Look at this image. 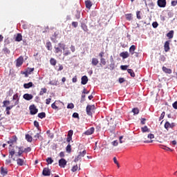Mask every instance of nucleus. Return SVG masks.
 <instances>
[{
    "mask_svg": "<svg viewBox=\"0 0 177 177\" xmlns=\"http://www.w3.org/2000/svg\"><path fill=\"white\" fill-rule=\"evenodd\" d=\"M55 53H57L59 56H62L63 50H66V44L59 43L55 46Z\"/></svg>",
    "mask_w": 177,
    "mask_h": 177,
    "instance_id": "nucleus-1",
    "label": "nucleus"
},
{
    "mask_svg": "<svg viewBox=\"0 0 177 177\" xmlns=\"http://www.w3.org/2000/svg\"><path fill=\"white\" fill-rule=\"evenodd\" d=\"M95 110V105H88L86 108V114L92 115V112Z\"/></svg>",
    "mask_w": 177,
    "mask_h": 177,
    "instance_id": "nucleus-2",
    "label": "nucleus"
},
{
    "mask_svg": "<svg viewBox=\"0 0 177 177\" xmlns=\"http://www.w3.org/2000/svg\"><path fill=\"white\" fill-rule=\"evenodd\" d=\"M29 109L32 115H35L38 113V109L35 107V105H31Z\"/></svg>",
    "mask_w": 177,
    "mask_h": 177,
    "instance_id": "nucleus-3",
    "label": "nucleus"
},
{
    "mask_svg": "<svg viewBox=\"0 0 177 177\" xmlns=\"http://www.w3.org/2000/svg\"><path fill=\"white\" fill-rule=\"evenodd\" d=\"M58 162L61 168H64L66 165H67V160H66L64 158L60 159Z\"/></svg>",
    "mask_w": 177,
    "mask_h": 177,
    "instance_id": "nucleus-4",
    "label": "nucleus"
},
{
    "mask_svg": "<svg viewBox=\"0 0 177 177\" xmlns=\"http://www.w3.org/2000/svg\"><path fill=\"white\" fill-rule=\"evenodd\" d=\"M167 6V0H158V6L159 8H165Z\"/></svg>",
    "mask_w": 177,
    "mask_h": 177,
    "instance_id": "nucleus-5",
    "label": "nucleus"
},
{
    "mask_svg": "<svg viewBox=\"0 0 177 177\" xmlns=\"http://www.w3.org/2000/svg\"><path fill=\"white\" fill-rule=\"evenodd\" d=\"M23 62H24V58H23L22 56H20L17 59V67H20L21 64H23Z\"/></svg>",
    "mask_w": 177,
    "mask_h": 177,
    "instance_id": "nucleus-6",
    "label": "nucleus"
},
{
    "mask_svg": "<svg viewBox=\"0 0 177 177\" xmlns=\"http://www.w3.org/2000/svg\"><path fill=\"white\" fill-rule=\"evenodd\" d=\"M16 154V151H15V149H12L9 151V158H12L14 161H16V157L13 158V156Z\"/></svg>",
    "mask_w": 177,
    "mask_h": 177,
    "instance_id": "nucleus-7",
    "label": "nucleus"
},
{
    "mask_svg": "<svg viewBox=\"0 0 177 177\" xmlns=\"http://www.w3.org/2000/svg\"><path fill=\"white\" fill-rule=\"evenodd\" d=\"M43 175H44V176H50V170H49L48 168H44L43 169Z\"/></svg>",
    "mask_w": 177,
    "mask_h": 177,
    "instance_id": "nucleus-8",
    "label": "nucleus"
},
{
    "mask_svg": "<svg viewBox=\"0 0 177 177\" xmlns=\"http://www.w3.org/2000/svg\"><path fill=\"white\" fill-rule=\"evenodd\" d=\"M81 84L82 85H86L88 84V77L86 75L82 77Z\"/></svg>",
    "mask_w": 177,
    "mask_h": 177,
    "instance_id": "nucleus-9",
    "label": "nucleus"
},
{
    "mask_svg": "<svg viewBox=\"0 0 177 177\" xmlns=\"http://www.w3.org/2000/svg\"><path fill=\"white\" fill-rule=\"evenodd\" d=\"M95 132V128L91 127L89 129H88L86 131L84 132V135H92Z\"/></svg>",
    "mask_w": 177,
    "mask_h": 177,
    "instance_id": "nucleus-10",
    "label": "nucleus"
},
{
    "mask_svg": "<svg viewBox=\"0 0 177 177\" xmlns=\"http://www.w3.org/2000/svg\"><path fill=\"white\" fill-rule=\"evenodd\" d=\"M23 97H24V99H25V100H31V99H32L33 96L31 94L26 93V94L24 95Z\"/></svg>",
    "mask_w": 177,
    "mask_h": 177,
    "instance_id": "nucleus-11",
    "label": "nucleus"
},
{
    "mask_svg": "<svg viewBox=\"0 0 177 177\" xmlns=\"http://www.w3.org/2000/svg\"><path fill=\"white\" fill-rule=\"evenodd\" d=\"M120 56L121 57H122V59H127L128 57H129V54L128 53V52H122L120 54Z\"/></svg>",
    "mask_w": 177,
    "mask_h": 177,
    "instance_id": "nucleus-12",
    "label": "nucleus"
},
{
    "mask_svg": "<svg viewBox=\"0 0 177 177\" xmlns=\"http://www.w3.org/2000/svg\"><path fill=\"white\" fill-rule=\"evenodd\" d=\"M164 49H165V52H169L170 48H169V41H167L165 43L164 45Z\"/></svg>",
    "mask_w": 177,
    "mask_h": 177,
    "instance_id": "nucleus-13",
    "label": "nucleus"
},
{
    "mask_svg": "<svg viewBox=\"0 0 177 177\" xmlns=\"http://www.w3.org/2000/svg\"><path fill=\"white\" fill-rule=\"evenodd\" d=\"M162 71H164V73H165L166 74H172V70L167 68L165 66L162 67Z\"/></svg>",
    "mask_w": 177,
    "mask_h": 177,
    "instance_id": "nucleus-14",
    "label": "nucleus"
},
{
    "mask_svg": "<svg viewBox=\"0 0 177 177\" xmlns=\"http://www.w3.org/2000/svg\"><path fill=\"white\" fill-rule=\"evenodd\" d=\"M17 165H19L20 167H22V165H24V160L21 158H18L16 160Z\"/></svg>",
    "mask_w": 177,
    "mask_h": 177,
    "instance_id": "nucleus-15",
    "label": "nucleus"
},
{
    "mask_svg": "<svg viewBox=\"0 0 177 177\" xmlns=\"http://www.w3.org/2000/svg\"><path fill=\"white\" fill-rule=\"evenodd\" d=\"M32 82H28V83H26L24 84V88H25V89H30V88L32 87Z\"/></svg>",
    "mask_w": 177,
    "mask_h": 177,
    "instance_id": "nucleus-16",
    "label": "nucleus"
},
{
    "mask_svg": "<svg viewBox=\"0 0 177 177\" xmlns=\"http://www.w3.org/2000/svg\"><path fill=\"white\" fill-rule=\"evenodd\" d=\"M165 129H167V131H168L169 128H174V124H171V123H169V122H166L165 124Z\"/></svg>",
    "mask_w": 177,
    "mask_h": 177,
    "instance_id": "nucleus-17",
    "label": "nucleus"
},
{
    "mask_svg": "<svg viewBox=\"0 0 177 177\" xmlns=\"http://www.w3.org/2000/svg\"><path fill=\"white\" fill-rule=\"evenodd\" d=\"M159 147H160L161 149H163V150H166V151H172V149H171V148L163 145H159Z\"/></svg>",
    "mask_w": 177,
    "mask_h": 177,
    "instance_id": "nucleus-18",
    "label": "nucleus"
},
{
    "mask_svg": "<svg viewBox=\"0 0 177 177\" xmlns=\"http://www.w3.org/2000/svg\"><path fill=\"white\" fill-rule=\"evenodd\" d=\"M91 64L93 66H96L97 64H99V59H97V58H92Z\"/></svg>",
    "mask_w": 177,
    "mask_h": 177,
    "instance_id": "nucleus-19",
    "label": "nucleus"
},
{
    "mask_svg": "<svg viewBox=\"0 0 177 177\" xmlns=\"http://www.w3.org/2000/svg\"><path fill=\"white\" fill-rule=\"evenodd\" d=\"M18 157H21V154L24 153V149H23V147H18Z\"/></svg>",
    "mask_w": 177,
    "mask_h": 177,
    "instance_id": "nucleus-20",
    "label": "nucleus"
},
{
    "mask_svg": "<svg viewBox=\"0 0 177 177\" xmlns=\"http://www.w3.org/2000/svg\"><path fill=\"white\" fill-rule=\"evenodd\" d=\"M85 21H86V19H84V22H82L81 27H82V30H84V31H88V27L85 24Z\"/></svg>",
    "mask_w": 177,
    "mask_h": 177,
    "instance_id": "nucleus-21",
    "label": "nucleus"
},
{
    "mask_svg": "<svg viewBox=\"0 0 177 177\" xmlns=\"http://www.w3.org/2000/svg\"><path fill=\"white\" fill-rule=\"evenodd\" d=\"M136 49V46L135 45H132L130 48H129V53L131 55H134L135 54V50Z\"/></svg>",
    "mask_w": 177,
    "mask_h": 177,
    "instance_id": "nucleus-22",
    "label": "nucleus"
},
{
    "mask_svg": "<svg viewBox=\"0 0 177 177\" xmlns=\"http://www.w3.org/2000/svg\"><path fill=\"white\" fill-rule=\"evenodd\" d=\"M22 39H23V36L21 35V34L18 33L15 38V41L17 42H20V41H21Z\"/></svg>",
    "mask_w": 177,
    "mask_h": 177,
    "instance_id": "nucleus-23",
    "label": "nucleus"
},
{
    "mask_svg": "<svg viewBox=\"0 0 177 177\" xmlns=\"http://www.w3.org/2000/svg\"><path fill=\"white\" fill-rule=\"evenodd\" d=\"M167 37L171 39V38H174V30H170L167 34Z\"/></svg>",
    "mask_w": 177,
    "mask_h": 177,
    "instance_id": "nucleus-24",
    "label": "nucleus"
},
{
    "mask_svg": "<svg viewBox=\"0 0 177 177\" xmlns=\"http://www.w3.org/2000/svg\"><path fill=\"white\" fill-rule=\"evenodd\" d=\"M85 3L86 8H87V9H90V8H92V2H91V1H86Z\"/></svg>",
    "mask_w": 177,
    "mask_h": 177,
    "instance_id": "nucleus-25",
    "label": "nucleus"
},
{
    "mask_svg": "<svg viewBox=\"0 0 177 177\" xmlns=\"http://www.w3.org/2000/svg\"><path fill=\"white\" fill-rule=\"evenodd\" d=\"M141 131L143 132V133H145V132H150V129H149L147 126H145L144 127L141 128Z\"/></svg>",
    "mask_w": 177,
    "mask_h": 177,
    "instance_id": "nucleus-26",
    "label": "nucleus"
},
{
    "mask_svg": "<svg viewBox=\"0 0 177 177\" xmlns=\"http://www.w3.org/2000/svg\"><path fill=\"white\" fill-rule=\"evenodd\" d=\"M38 117L39 118H45L46 117V113H45L44 112H41V113H38Z\"/></svg>",
    "mask_w": 177,
    "mask_h": 177,
    "instance_id": "nucleus-27",
    "label": "nucleus"
},
{
    "mask_svg": "<svg viewBox=\"0 0 177 177\" xmlns=\"http://www.w3.org/2000/svg\"><path fill=\"white\" fill-rule=\"evenodd\" d=\"M56 63H57V61H56V59H55L54 58H51L50 59V64H51V66H56Z\"/></svg>",
    "mask_w": 177,
    "mask_h": 177,
    "instance_id": "nucleus-28",
    "label": "nucleus"
},
{
    "mask_svg": "<svg viewBox=\"0 0 177 177\" xmlns=\"http://www.w3.org/2000/svg\"><path fill=\"white\" fill-rule=\"evenodd\" d=\"M1 175H6L8 174V169H6L3 167H1Z\"/></svg>",
    "mask_w": 177,
    "mask_h": 177,
    "instance_id": "nucleus-29",
    "label": "nucleus"
},
{
    "mask_svg": "<svg viewBox=\"0 0 177 177\" xmlns=\"http://www.w3.org/2000/svg\"><path fill=\"white\" fill-rule=\"evenodd\" d=\"M26 139L28 142H32V137L28 134L26 135Z\"/></svg>",
    "mask_w": 177,
    "mask_h": 177,
    "instance_id": "nucleus-30",
    "label": "nucleus"
},
{
    "mask_svg": "<svg viewBox=\"0 0 177 177\" xmlns=\"http://www.w3.org/2000/svg\"><path fill=\"white\" fill-rule=\"evenodd\" d=\"M127 73H129V74H130L131 77H135V72H133V70L128 69Z\"/></svg>",
    "mask_w": 177,
    "mask_h": 177,
    "instance_id": "nucleus-31",
    "label": "nucleus"
},
{
    "mask_svg": "<svg viewBox=\"0 0 177 177\" xmlns=\"http://www.w3.org/2000/svg\"><path fill=\"white\" fill-rule=\"evenodd\" d=\"M79 156H81L82 158V157H85V154H86V150H84L82 151H80L78 153Z\"/></svg>",
    "mask_w": 177,
    "mask_h": 177,
    "instance_id": "nucleus-32",
    "label": "nucleus"
},
{
    "mask_svg": "<svg viewBox=\"0 0 177 177\" xmlns=\"http://www.w3.org/2000/svg\"><path fill=\"white\" fill-rule=\"evenodd\" d=\"M136 17L138 19V20H140L142 19V13L140 11H137L136 12Z\"/></svg>",
    "mask_w": 177,
    "mask_h": 177,
    "instance_id": "nucleus-33",
    "label": "nucleus"
},
{
    "mask_svg": "<svg viewBox=\"0 0 177 177\" xmlns=\"http://www.w3.org/2000/svg\"><path fill=\"white\" fill-rule=\"evenodd\" d=\"M46 48H47L48 50H52V44L50 42H47Z\"/></svg>",
    "mask_w": 177,
    "mask_h": 177,
    "instance_id": "nucleus-34",
    "label": "nucleus"
},
{
    "mask_svg": "<svg viewBox=\"0 0 177 177\" xmlns=\"http://www.w3.org/2000/svg\"><path fill=\"white\" fill-rule=\"evenodd\" d=\"M46 91H47V90H46V88H41L39 95H40L41 96L44 95V93H46Z\"/></svg>",
    "mask_w": 177,
    "mask_h": 177,
    "instance_id": "nucleus-35",
    "label": "nucleus"
},
{
    "mask_svg": "<svg viewBox=\"0 0 177 177\" xmlns=\"http://www.w3.org/2000/svg\"><path fill=\"white\" fill-rule=\"evenodd\" d=\"M34 71V68H28L26 70V74H31Z\"/></svg>",
    "mask_w": 177,
    "mask_h": 177,
    "instance_id": "nucleus-36",
    "label": "nucleus"
},
{
    "mask_svg": "<svg viewBox=\"0 0 177 177\" xmlns=\"http://www.w3.org/2000/svg\"><path fill=\"white\" fill-rule=\"evenodd\" d=\"M132 113H133L134 115L139 114V109L138 108H134L132 109Z\"/></svg>",
    "mask_w": 177,
    "mask_h": 177,
    "instance_id": "nucleus-37",
    "label": "nucleus"
},
{
    "mask_svg": "<svg viewBox=\"0 0 177 177\" xmlns=\"http://www.w3.org/2000/svg\"><path fill=\"white\" fill-rule=\"evenodd\" d=\"M66 150L67 153H71V145L70 144L67 145Z\"/></svg>",
    "mask_w": 177,
    "mask_h": 177,
    "instance_id": "nucleus-38",
    "label": "nucleus"
},
{
    "mask_svg": "<svg viewBox=\"0 0 177 177\" xmlns=\"http://www.w3.org/2000/svg\"><path fill=\"white\" fill-rule=\"evenodd\" d=\"M64 56H68V55H71V53L68 50H64Z\"/></svg>",
    "mask_w": 177,
    "mask_h": 177,
    "instance_id": "nucleus-39",
    "label": "nucleus"
},
{
    "mask_svg": "<svg viewBox=\"0 0 177 177\" xmlns=\"http://www.w3.org/2000/svg\"><path fill=\"white\" fill-rule=\"evenodd\" d=\"M126 18L129 21L132 20V14H127V15H126Z\"/></svg>",
    "mask_w": 177,
    "mask_h": 177,
    "instance_id": "nucleus-40",
    "label": "nucleus"
},
{
    "mask_svg": "<svg viewBox=\"0 0 177 177\" xmlns=\"http://www.w3.org/2000/svg\"><path fill=\"white\" fill-rule=\"evenodd\" d=\"M81 158H82L79 154L78 156H77L75 158V162H77V161H80V160H81Z\"/></svg>",
    "mask_w": 177,
    "mask_h": 177,
    "instance_id": "nucleus-41",
    "label": "nucleus"
},
{
    "mask_svg": "<svg viewBox=\"0 0 177 177\" xmlns=\"http://www.w3.org/2000/svg\"><path fill=\"white\" fill-rule=\"evenodd\" d=\"M109 67H110L111 70H114V68H115V65L114 62H111Z\"/></svg>",
    "mask_w": 177,
    "mask_h": 177,
    "instance_id": "nucleus-42",
    "label": "nucleus"
},
{
    "mask_svg": "<svg viewBox=\"0 0 177 177\" xmlns=\"http://www.w3.org/2000/svg\"><path fill=\"white\" fill-rule=\"evenodd\" d=\"M49 85H55L57 86V81L55 80V81H50L49 82Z\"/></svg>",
    "mask_w": 177,
    "mask_h": 177,
    "instance_id": "nucleus-43",
    "label": "nucleus"
},
{
    "mask_svg": "<svg viewBox=\"0 0 177 177\" xmlns=\"http://www.w3.org/2000/svg\"><path fill=\"white\" fill-rule=\"evenodd\" d=\"M77 169H78V165H76L72 167L71 171L72 172H75V171H77Z\"/></svg>",
    "mask_w": 177,
    "mask_h": 177,
    "instance_id": "nucleus-44",
    "label": "nucleus"
},
{
    "mask_svg": "<svg viewBox=\"0 0 177 177\" xmlns=\"http://www.w3.org/2000/svg\"><path fill=\"white\" fill-rule=\"evenodd\" d=\"M100 63H101V64H103V66H106V59L101 58L100 59Z\"/></svg>",
    "mask_w": 177,
    "mask_h": 177,
    "instance_id": "nucleus-45",
    "label": "nucleus"
},
{
    "mask_svg": "<svg viewBox=\"0 0 177 177\" xmlns=\"http://www.w3.org/2000/svg\"><path fill=\"white\" fill-rule=\"evenodd\" d=\"M165 117V113L163 111L162 113H161V115H160V118H159V121H161V120H163V118Z\"/></svg>",
    "mask_w": 177,
    "mask_h": 177,
    "instance_id": "nucleus-46",
    "label": "nucleus"
},
{
    "mask_svg": "<svg viewBox=\"0 0 177 177\" xmlns=\"http://www.w3.org/2000/svg\"><path fill=\"white\" fill-rule=\"evenodd\" d=\"M73 118H78V120H80V115L78 114V113H73Z\"/></svg>",
    "mask_w": 177,
    "mask_h": 177,
    "instance_id": "nucleus-47",
    "label": "nucleus"
},
{
    "mask_svg": "<svg viewBox=\"0 0 177 177\" xmlns=\"http://www.w3.org/2000/svg\"><path fill=\"white\" fill-rule=\"evenodd\" d=\"M46 162H48V164H52L53 162V160L52 159V158H48L46 159Z\"/></svg>",
    "mask_w": 177,
    "mask_h": 177,
    "instance_id": "nucleus-48",
    "label": "nucleus"
},
{
    "mask_svg": "<svg viewBox=\"0 0 177 177\" xmlns=\"http://www.w3.org/2000/svg\"><path fill=\"white\" fill-rule=\"evenodd\" d=\"M24 153H30V151H31V148L30 147L25 148L24 149Z\"/></svg>",
    "mask_w": 177,
    "mask_h": 177,
    "instance_id": "nucleus-49",
    "label": "nucleus"
},
{
    "mask_svg": "<svg viewBox=\"0 0 177 177\" xmlns=\"http://www.w3.org/2000/svg\"><path fill=\"white\" fill-rule=\"evenodd\" d=\"M152 26L153 28H157L158 27V23H157V21L153 22Z\"/></svg>",
    "mask_w": 177,
    "mask_h": 177,
    "instance_id": "nucleus-50",
    "label": "nucleus"
},
{
    "mask_svg": "<svg viewBox=\"0 0 177 177\" xmlns=\"http://www.w3.org/2000/svg\"><path fill=\"white\" fill-rule=\"evenodd\" d=\"M73 130H70L68 133V137L69 138H73Z\"/></svg>",
    "mask_w": 177,
    "mask_h": 177,
    "instance_id": "nucleus-51",
    "label": "nucleus"
},
{
    "mask_svg": "<svg viewBox=\"0 0 177 177\" xmlns=\"http://www.w3.org/2000/svg\"><path fill=\"white\" fill-rule=\"evenodd\" d=\"M73 27H75V28H77L78 27V22L73 21L72 22Z\"/></svg>",
    "mask_w": 177,
    "mask_h": 177,
    "instance_id": "nucleus-52",
    "label": "nucleus"
},
{
    "mask_svg": "<svg viewBox=\"0 0 177 177\" xmlns=\"http://www.w3.org/2000/svg\"><path fill=\"white\" fill-rule=\"evenodd\" d=\"M120 68H121V70L125 71V70H127L128 68V66H127V65H122L120 66Z\"/></svg>",
    "mask_w": 177,
    "mask_h": 177,
    "instance_id": "nucleus-53",
    "label": "nucleus"
},
{
    "mask_svg": "<svg viewBox=\"0 0 177 177\" xmlns=\"http://www.w3.org/2000/svg\"><path fill=\"white\" fill-rule=\"evenodd\" d=\"M148 139H154V134L150 133L147 136Z\"/></svg>",
    "mask_w": 177,
    "mask_h": 177,
    "instance_id": "nucleus-54",
    "label": "nucleus"
},
{
    "mask_svg": "<svg viewBox=\"0 0 177 177\" xmlns=\"http://www.w3.org/2000/svg\"><path fill=\"white\" fill-rule=\"evenodd\" d=\"M58 66H59V68L57 69V71H62V70H63V68H64V67L62 66V65L59 64L58 65Z\"/></svg>",
    "mask_w": 177,
    "mask_h": 177,
    "instance_id": "nucleus-55",
    "label": "nucleus"
},
{
    "mask_svg": "<svg viewBox=\"0 0 177 177\" xmlns=\"http://www.w3.org/2000/svg\"><path fill=\"white\" fill-rule=\"evenodd\" d=\"M3 107H6V105L9 104V103H10V102L8 100H6V101H3Z\"/></svg>",
    "mask_w": 177,
    "mask_h": 177,
    "instance_id": "nucleus-56",
    "label": "nucleus"
},
{
    "mask_svg": "<svg viewBox=\"0 0 177 177\" xmlns=\"http://www.w3.org/2000/svg\"><path fill=\"white\" fill-rule=\"evenodd\" d=\"M53 42H56V33H54V36L51 37Z\"/></svg>",
    "mask_w": 177,
    "mask_h": 177,
    "instance_id": "nucleus-57",
    "label": "nucleus"
},
{
    "mask_svg": "<svg viewBox=\"0 0 177 177\" xmlns=\"http://www.w3.org/2000/svg\"><path fill=\"white\" fill-rule=\"evenodd\" d=\"M73 107H74V104L73 103L68 104L67 106V109H73Z\"/></svg>",
    "mask_w": 177,
    "mask_h": 177,
    "instance_id": "nucleus-58",
    "label": "nucleus"
},
{
    "mask_svg": "<svg viewBox=\"0 0 177 177\" xmlns=\"http://www.w3.org/2000/svg\"><path fill=\"white\" fill-rule=\"evenodd\" d=\"M84 102H85V95H82L80 103H84Z\"/></svg>",
    "mask_w": 177,
    "mask_h": 177,
    "instance_id": "nucleus-59",
    "label": "nucleus"
},
{
    "mask_svg": "<svg viewBox=\"0 0 177 177\" xmlns=\"http://www.w3.org/2000/svg\"><path fill=\"white\" fill-rule=\"evenodd\" d=\"M13 100H19V95L17 94H15L13 95Z\"/></svg>",
    "mask_w": 177,
    "mask_h": 177,
    "instance_id": "nucleus-60",
    "label": "nucleus"
},
{
    "mask_svg": "<svg viewBox=\"0 0 177 177\" xmlns=\"http://www.w3.org/2000/svg\"><path fill=\"white\" fill-rule=\"evenodd\" d=\"M51 107H52V109H54L55 110L58 109L57 106H56V104H55V102L52 104Z\"/></svg>",
    "mask_w": 177,
    "mask_h": 177,
    "instance_id": "nucleus-61",
    "label": "nucleus"
},
{
    "mask_svg": "<svg viewBox=\"0 0 177 177\" xmlns=\"http://www.w3.org/2000/svg\"><path fill=\"white\" fill-rule=\"evenodd\" d=\"M112 145H113V146H118V141L115 140V141L112 142Z\"/></svg>",
    "mask_w": 177,
    "mask_h": 177,
    "instance_id": "nucleus-62",
    "label": "nucleus"
},
{
    "mask_svg": "<svg viewBox=\"0 0 177 177\" xmlns=\"http://www.w3.org/2000/svg\"><path fill=\"white\" fill-rule=\"evenodd\" d=\"M8 94V96H12V95H13V90L10 89Z\"/></svg>",
    "mask_w": 177,
    "mask_h": 177,
    "instance_id": "nucleus-63",
    "label": "nucleus"
},
{
    "mask_svg": "<svg viewBox=\"0 0 177 177\" xmlns=\"http://www.w3.org/2000/svg\"><path fill=\"white\" fill-rule=\"evenodd\" d=\"M173 107H174V109L177 110V101L175 102L174 103H173Z\"/></svg>",
    "mask_w": 177,
    "mask_h": 177,
    "instance_id": "nucleus-64",
    "label": "nucleus"
}]
</instances>
